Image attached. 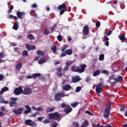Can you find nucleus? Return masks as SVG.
Instances as JSON below:
<instances>
[{
	"label": "nucleus",
	"instance_id": "56",
	"mask_svg": "<svg viewBox=\"0 0 127 127\" xmlns=\"http://www.w3.org/2000/svg\"><path fill=\"white\" fill-rule=\"evenodd\" d=\"M0 58H4V55L3 52L0 53Z\"/></svg>",
	"mask_w": 127,
	"mask_h": 127
},
{
	"label": "nucleus",
	"instance_id": "44",
	"mask_svg": "<svg viewBox=\"0 0 127 127\" xmlns=\"http://www.w3.org/2000/svg\"><path fill=\"white\" fill-rule=\"evenodd\" d=\"M58 127V124H57V122H55L52 124V126L50 127Z\"/></svg>",
	"mask_w": 127,
	"mask_h": 127
},
{
	"label": "nucleus",
	"instance_id": "31",
	"mask_svg": "<svg viewBox=\"0 0 127 127\" xmlns=\"http://www.w3.org/2000/svg\"><path fill=\"white\" fill-rule=\"evenodd\" d=\"M40 75H41L40 73H36L32 74V76L33 79H35V78H37L38 77H39Z\"/></svg>",
	"mask_w": 127,
	"mask_h": 127
},
{
	"label": "nucleus",
	"instance_id": "27",
	"mask_svg": "<svg viewBox=\"0 0 127 127\" xmlns=\"http://www.w3.org/2000/svg\"><path fill=\"white\" fill-rule=\"evenodd\" d=\"M89 126V122L87 120H85L83 124L81 125V127H88Z\"/></svg>",
	"mask_w": 127,
	"mask_h": 127
},
{
	"label": "nucleus",
	"instance_id": "2",
	"mask_svg": "<svg viewBox=\"0 0 127 127\" xmlns=\"http://www.w3.org/2000/svg\"><path fill=\"white\" fill-rule=\"evenodd\" d=\"M49 120H54L57 121L60 119V115L58 112H55L54 113H50L49 114Z\"/></svg>",
	"mask_w": 127,
	"mask_h": 127
},
{
	"label": "nucleus",
	"instance_id": "42",
	"mask_svg": "<svg viewBox=\"0 0 127 127\" xmlns=\"http://www.w3.org/2000/svg\"><path fill=\"white\" fill-rule=\"evenodd\" d=\"M57 38L58 41H62V40H63V37L62 36H61V35L58 36Z\"/></svg>",
	"mask_w": 127,
	"mask_h": 127
},
{
	"label": "nucleus",
	"instance_id": "6",
	"mask_svg": "<svg viewBox=\"0 0 127 127\" xmlns=\"http://www.w3.org/2000/svg\"><path fill=\"white\" fill-rule=\"evenodd\" d=\"M25 124L27 125V126H30V127H35L37 126L36 123L30 119L25 120Z\"/></svg>",
	"mask_w": 127,
	"mask_h": 127
},
{
	"label": "nucleus",
	"instance_id": "47",
	"mask_svg": "<svg viewBox=\"0 0 127 127\" xmlns=\"http://www.w3.org/2000/svg\"><path fill=\"white\" fill-rule=\"evenodd\" d=\"M37 54L38 55H42L43 56V52H42V51H41V50H39L37 52Z\"/></svg>",
	"mask_w": 127,
	"mask_h": 127
},
{
	"label": "nucleus",
	"instance_id": "51",
	"mask_svg": "<svg viewBox=\"0 0 127 127\" xmlns=\"http://www.w3.org/2000/svg\"><path fill=\"white\" fill-rule=\"evenodd\" d=\"M85 114H88V115H90V116H94V114H92L90 111L88 110L85 111Z\"/></svg>",
	"mask_w": 127,
	"mask_h": 127
},
{
	"label": "nucleus",
	"instance_id": "50",
	"mask_svg": "<svg viewBox=\"0 0 127 127\" xmlns=\"http://www.w3.org/2000/svg\"><path fill=\"white\" fill-rule=\"evenodd\" d=\"M100 25H101V22H100V21H98L96 23V27H100Z\"/></svg>",
	"mask_w": 127,
	"mask_h": 127
},
{
	"label": "nucleus",
	"instance_id": "49",
	"mask_svg": "<svg viewBox=\"0 0 127 127\" xmlns=\"http://www.w3.org/2000/svg\"><path fill=\"white\" fill-rule=\"evenodd\" d=\"M1 104H8V101H5L4 100H2L0 101Z\"/></svg>",
	"mask_w": 127,
	"mask_h": 127
},
{
	"label": "nucleus",
	"instance_id": "53",
	"mask_svg": "<svg viewBox=\"0 0 127 127\" xmlns=\"http://www.w3.org/2000/svg\"><path fill=\"white\" fill-rule=\"evenodd\" d=\"M44 124H49L50 123V121L48 119H46L44 121Z\"/></svg>",
	"mask_w": 127,
	"mask_h": 127
},
{
	"label": "nucleus",
	"instance_id": "55",
	"mask_svg": "<svg viewBox=\"0 0 127 127\" xmlns=\"http://www.w3.org/2000/svg\"><path fill=\"white\" fill-rule=\"evenodd\" d=\"M1 111V112H5V106H2L0 108Z\"/></svg>",
	"mask_w": 127,
	"mask_h": 127
},
{
	"label": "nucleus",
	"instance_id": "46",
	"mask_svg": "<svg viewBox=\"0 0 127 127\" xmlns=\"http://www.w3.org/2000/svg\"><path fill=\"white\" fill-rule=\"evenodd\" d=\"M25 108H26L27 111H29L30 112H31V108L29 107V105L25 106Z\"/></svg>",
	"mask_w": 127,
	"mask_h": 127
},
{
	"label": "nucleus",
	"instance_id": "10",
	"mask_svg": "<svg viewBox=\"0 0 127 127\" xmlns=\"http://www.w3.org/2000/svg\"><path fill=\"white\" fill-rule=\"evenodd\" d=\"M118 37L122 42H126V40H127V39L126 38V36L125 35V34L121 33L118 36Z\"/></svg>",
	"mask_w": 127,
	"mask_h": 127
},
{
	"label": "nucleus",
	"instance_id": "17",
	"mask_svg": "<svg viewBox=\"0 0 127 127\" xmlns=\"http://www.w3.org/2000/svg\"><path fill=\"white\" fill-rule=\"evenodd\" d=\"M57 71H58L57 76H63V74H62V67L61 66H60L58 68H57Z\"/></svg>",
	"mask_w": 127,
	"mask_h": 127
},
{
	"label": "nucleus",
	"instance_id": "58",
	"mask_svg": "<svg viewBox=\"0 0 127 127\" xmlns=\"http://www.w3.org/2000/svg\"><path fill=\"white\" fill-rule=\"evenodd\" d=\"M11 101H12V102H16V101H17V98L12 97L11 98Z\"/></svg>",
	"mask_w": 127,
	"mask_h": 127
},
{
	"label": "nucleus",
	"instance_id": "38",
	"mask_svg": "<svg viewBox=\"0 0 127 127\" xmlns=\"http://www.w3.org/2000/svg\"><path fill=\"white\" fill-rule=\"evenodd\" d=\"M79 104V103L78 102H75L74 103H72L70 104V106L72 107V108H76L77 106Z\"/></svg>",
	"mask_w": 127,
	"mask_h": 127
},
{
	"label": "nucleus",
	"instance_id": "15",
	"mask_svg": "<svg viewBox=\"0 0 127 127\" xmlns=\"http://www.w3.org/2000/svg\"><path fill=\"white\" fill-rule=\"evenodd\" d=\"M64 112L65 114H69L72 112V108L68 105V106L64 110Z\"/></svg>",
	"mask_w": 127,
	"mask_h": 127
},
{
	"label": "nucleus",
	"instance_id": "37",
	"mask_svg": "<svg viewBox=\"0 0 127 127\" xmlns=\"http://www.w3.org/2000/svg\"><path fill=\"white\" fill-rule=\"evenodd\" d=\"M60 15H62V14L65 12V11H67V9H60Z\"/></svg>",
	"mask_w": 127,
	"mask_h": 127
},
{
	"label": "nucleus",
	"instance_id": "48",
	"mask_svg": "<svg viewBox=\"0 0 127 127\" xmlns=\"http://www.w3.org/2000/svg\"><path fill=\"white\" fill-rule=\"evenodd\" d=\"M69 105H66L65 103H62L61 105V108H67Z\"/></svg>",
	"mask_w": 127,
	"mask_h": 127
},
{
	"label": "nucleus",
	"instance_id": "60",
	"mask_svg": "<svg viewBox=\"0 0 127 127\" xmlns=\"http://www.w3.org/2000/svg\"><path fill=\"white\" fill-rule=\"evenodd\" d=\"M29 113H31V111H29V110H25L24 112V114L26 115L27 114H29Z\"/></svg>",
	"mask_w": 127,
	"mask_h": 127
},
{
	"label": "nucleus",
	"instance_id": "19",
	"mask_svg": "<svg viewBox=\"0 0 127 127\" xmlns=\"http://www.w3.org/2000/svg\"><path fill=\"white\" fill-rule=\"evenodd\" d=\"M21 68H22V64H21V63H19L16 66L15 70L17 71H19Z\"/></svg>",
	"mask_w": 127,
	"mask_h": 127
},
{
	"label": "nucleus",
	"instance_id": "21",
	"mask_svg": "<svg viewBox=\"0 0 127 127\" xmlns=\"http://www.w3.org/2000/svg\"><path fill=\"white\" fill-rule=\"evenodd\" d=\"M51 50L53 51L54 54H56L57 53V47H56V45L52 46L51 48Z\"/></svg>",
	"mask_w": 127,
	"mask_h": 127
},
{
	"label": "nucleus",
	"instance_id": "33",
	"mask_svg": "<svg viewBox=\"0 0 127 127\" xmlns=\"http://www.w3.org/2000/svg\"><path fill=\"white\" fill-rule=\"evenodd\" d=\"M67 48H68V45H64L63 48L61 49V51L62 52H64L65 51V50H66V49H67Z\"/></svg>",
	"mask_w": 127,
	"mask_h": 127
},
{
	"label": "nucleus",
	"instance_id": "14",
	"mask_svg": "<svg viewBox=\"0 0 127 127\" xmlns=\"http://www.w3.org/2000/svg\"><path fill=\"white\" fill-rule=\"evenodd\" d=\"M71 88L72 86H71L70 84H66L63 87V89L64 91H70Z\"/></svg>",
	"mask_w": 127,
	"mask_h": 127
},
{
	"label": "nucleus",
	"instance_id": "3",
	"mask_svg": "<svg viewBox=\"0 0 127 127\" xmlns=\"http://www.w3.org/2000/svg\"><path fill=\"white\" fill-rule=\"evenodd\" d=\"M111 108H112V104L109 103L104 112V117L108 119L109 116H110V111H111Z\"/></svg>",
	"mask_w": 127,
	"mask_h": 127
},
{
	"label": "nucleus",
	"instance_id": "5",
	"mask_svg": "<svg viewBox=\"0 0 127 127\" xmlns=\"http://www.w3.org/2000/svg\"><path fill=\"white\" fill-rule=\"evenodd\" d=\"M31 94H32V89L29 87H26L23 90V95L28 96L31 95Z\"/></svg>",
	"mask_w": 127,
	"mask_h": 127
},
{
	"label": "nucleus",
	"instance_id": "52",
	"mask_svg": "<svg viewBox=\"0 0 127 127\" xmlns=\"http://www.w3.org/2000/svg\"><path fill=\"white\" fill-rule=\"evenodd\" d=\"M119 69H123L124 68V63L121 64L119 66Z\"/></svg>",
	"mask_w": 127,
	"mask_h": 127
},
{
	"label": "nucleus",
	"instance_id": "62",
	"mask_svg": "<svg viewBox=\"0 0 127 127\" xmlns=\"http://www.w3.org/2000/svg\"><path fill=\"white\" fill-rule=\"evenodd\" d=\"M109 44H110V43L109 42V41H105V45H106V46H107V47L109 46Z\"/></svg>",
	"mask_w": 127,
	"mask_h": 127
},
{
	"label": "nucleus",
	"instance_id": "12",
	"mask_svg": "<svg viewBox=\"0 0 127 127\" xmlns=\"http://www.w3.org/2000/svg\"><path fill=\"white\" fill-rule=\"evenodd\" d=\"M81 78H80L79 76H74L72 78V83H77V82H79Z\"/></svg>",
	"mask_w": 127,
	"mask_h": 127
},
{
	"label": "nucleus",
	"instance_id": "20",
	"mask_svg": "<svg viewBox=\"0 0 127 127\" xmlns=\"http://www.w3.org/2000/svg\"><path fill=\"white\" fill-rule=\"evenodd\" d=\"M18 22L16 21L13 24V26L12 27V29L14 30H17L18 29Z\"/></svg>",
	"mask_w": 127,
	"mask_h": 127
},
{
	"label": "nucleus",
	"instance_id": "1",
	"mask_svg": "<svg viewBox=\"0 0 127 127\" xmlns=\"http://www.w3.org/2000/svg\"><path fill=\"white\" fill-rule=\"evenodd\" d=\"M86 68H87V65L86 64H80L79 66H72L71 67V70L72 72H76L81 73L85 72Z\"/></svg>",
	"mask_w": 127,
	"mask_h": 127
},
{
	"label": "nucleus",
	"instance_id": "9",
	"mask_svg": "<svg viewBox=\"0 0 127 127\" xmlns=\"http://www.w3.org/2000/svg\"><path fill=\"white\" fill-rule=\"evenodd\" d=\"M82 32L84 35H88L90 31H89V27L85 25L82 30Z\"/></svg>",
	"mask_w": 127,
	"mask_h": 127
},
{
	"label": "nucleus",
	"instance_id": "34",
	"mask_svg": "<svg viewBox=\"0 0 127 127\" xmlns=\"http://www.w3.org/2000/svg\"><path fill=\"white\" fill-rule=\"evenodd\" d=\"M104 58H105V55L104 54H101L99 56V61H103L104 60Z\"/></svg>",
	"mask_w": 127,
	"mask_h": 127
},
{
	"label": "nucleus",
	"instance_id": "45",
	"mask_svg": "<svg viewBox=\"0 0 127 127\" xmlns=\"http://www.w3.org/2000/svg\"><path fill=\"white\" fill-rule=\"evenodd\" d=\"M121 109L120 111L121 112H124L125 111V109H126V107H125V105H123L120 106Z\"/></svg>",
	"mask_w": 127,
	"mask_h": 127
},
{
	"label": "nucleus",
	"instance_id": "63",
	"mask_svg": "<svg viewBox=\"0 0 127 127\" xmlns=\"http://www.w3.org/2000/svg\"><path fill=\"white\" fill-rule=\"evenodd\" d=\"M72 63H73V62H68L67 63H66V65H67V66H70V65H71V64H72Z\"/></svg>",
	"mask_w": 127,
	"mask_h": 127
},
{
	"label": "nucleus",
	"instance_id": "7",
	"mask_svg": "<svg viewBox=\"0 0 127 127\" xmlns=\"http://www.w3.org/2000/svg\"><path fill=\"white\" fill-rule=\"evenodd\" d=\"M102 86H104V82L99 83V84L96 86L95 88L96 93H99V94H100V93H102Z\"/></svg>",
	"mask_w": 127,
	"mask_h": 127
},
{
	"label": "nucleus",
	"instance_id": "61",
	"mask_svg": "<svg viewBox=\"0 0 127 127\" xmlns=\"http://www.w3.org/2000/svg\"><path fill=\"white\" fill-rule=\"evenodd\" d=\"M14 16L13 15H8L7 16V18H13Z\"/></svg>",
	"mask_w": 127,
	"mask_h": 127
},
{
	"label": "nucleus",
	"instance_id": "43",
	"mask_svg": "<svg viewBox=\"0 0 127 127\" xmlns=\"http://www.w3.org/2000/svg\"><path fill=\"white\" fill-rule=\"evenodd\" d=\"M80 90H82V87H81L80 86L77 87L75 89V92L79 93V92H80Z\"/></svg>",
	"mask_w": 127,
	"mask_h": 127
},
{
	"label": "nucleus",
	"instance_id": "23",
	"mask_svg": "<svg viewBox=\"0 0 127 127\" xmlns=\"http://www.w3.org/2000/svg\"><path fill=\"white\" fill-rule=\"evenodd\" d=\"M9 106L11 108H12V107H17L18 106V104L14 101H12L9 103Z\"/></svg>",
	"mask_w": 127,
	"mask_h": 127
},
{
	"label": "nucleus",
	"instance_id": "36",
	"mask_svg": "<svg viewBox=\"0 0 127 127\" xmlns=\"http://www.w3.org/2000/svg\"><path fill=\"white\" fill-rule=\"evenodd\" d=\"M101 73H102V74H105L106 75H109L110 74V72H109V71L107 70H102L101 71Z\"/></svg>",
	"mask_w": 127,
	"mask_h": 127
},
{
	"label": "nucleus",
	"instance_id": "24",
	"mask_svg": "<svg viewBox=\"0 0 127 127\" xmlns=\"http://www.w3.org/2000/svg\"><path fill=\"white\" fill-rule=\"evenodd\" d=\"M64 53H65V54H67V55H71L73 53V51L72 50V49H69L68 50H65Z\"/></svg>",
	"mask_w": 127,
	"mask_h": 127
},
{
	"label": "nucleus",
	"instance_id": "26",
	"mask_svg": "<svg viewBox=\"0 0 127 127\" xmlns=\"http://www.w3.org/2000/svg\"><path fill=\"white\" fill-rule=\"evenodd\" d=\"M45 62H46V59L45 58H42L38 61L39 64H43Z\"/></svg>",
	"mask_w": 127,
	"mask_h": 127
},
{
	"label": "nucleus",
	"instance_id": "39",
	"mask_svg": "<svg viewBox=\"0 0 127 127\" xmlns=\"http://www.w3.org/2000/svg\"><path fill=\"white\" fill-rule=\"evenodd\" d=\"M15 52H16L18 54H19L20 53V51L19 50V48L16 47L13 48Z\"/></svg>",
	"mask_w": 127,
	"mask_h": 127
},
{
	"label": "nucleus",
	"instance_id": "16",
	"mask_svg": "<svg viewBox=\"0 0 127 127\" xmlns=\"http://www.w3.org/2000/svg\"><path fill=\"white\" fill-rule=\"evenodd\" d=\"M23 111V109L22 108H20L17 110H14L13 112L15 114V115H20V114L22 113Z\"/></svg>",
	"mask_w": 127,
	"mask_h": 127
},
{
	"label": "nucleus",
	"instance_id": "4",
	"mask_svg": "<svg viewBox=\"0 0 127 127\" xmlns=\"http://www.w3.org/2000/svg\"><path fill=\"white\" fill-rule=\"evenodd\" d=\"M14 94L16 96H18L19 95H21V94H23V90H22V87L21 86H19L18 88H16L14 90Z\"/></svg>",
	"mask_w": 127,
	"mask_h": 127
},
{
	"label": "nucleus",
	"instance_id": "30",
	"mask_svg": "<svg viewBox=\"0 0 127 127\" xmlns=\"http://www.w3.org/2000/svg\"><path fill=\"white\" fill-rule=\"evenodd\" d=\"M27 38H28V39H29V40H34V39H35V38L32 34H30V35H28Z\"/></svg>",
	"mask_w": 127,
	"mask_h": 127
},
{
	"label": "nucleus",
	"instance_id": "35",
	"mask_svg": "<svg viewBox=\"0 0 127 127\" xmlns=\"http://www.w3.org/2000/svg\"><path fill=\"white\" fill-rule=\"evenodd\" d=\"M56 26H57V24H55L53 27H51L50 28V31H51V32H53V31H54L55 28H56Z\"/></svg>",
	"mask_w": 127,
	"mask_h": 127
},
{
	"label": "nucleus",
	"instance_id": "11",
	"mask_svg": "<svg viewBox=\"0 0 127 127\" xmlns=\"http://www.w3.org/2000/svg\"><path fill=\"white\" fill-rule=\"evenodd\" d=\"M26 48L27 49L28 51H30L31 50H34L36 48L35 46L33 45H29V44L26 45Z\"/></svg>",
	"mask_w": 127,
	"mask_h": 127
},
{
	"label": "nucleus",
	"instance_id": "57",
	"mask_svg": "<svg viewBox=\"0 0 127 127\" xmlns=\"http://www.w3.org/2000/svg\"><path fill=\"white\" fill-rule=\"evenodd\" d=\"M68 70H69V67L66 65V66H65V67L64 68V71H68Z\"/></svg>",
	"mask_w": 127,
	"mask_h": 127
},
{
	"label": "nucleus",
	"instance_id": "54",
	"mask_svg": "<svg viewBox=\"0 0 127 127\" xmlns=\"http://www.w3.org/2000/svg\"><path fill=\"white\" fill-rule=\"evenodd\" d=\"M65 56H66V54L65 53H63V54H61L60 55V57L61 58H62L63 57H65Z\"/></svg>",
	"mask_w": 127,
	"mask_h": 127
},
{
	"label": "nucleus",
	"instance_id": "64",
	"mask_svg": "<svg viewBox=\"0 0 127 127\" xmlns=\"http://www.w3.org/2000/svg\"><path fill=\"white\" fill-rule=\"evenodd\" d=\"M3 75L2 74H0V81H2V80H3Z\"/></svg>",
	"mask_w": 127,
	"mask_h": 127
},
{
	"label": "nucleus",
	"instance_id": "28",
	"mask_svg": "<svg viewBox=\"0 0 127 127\" xmlns=\"http://www.w3.org/2000/svg\"><path fill=\"white\" fill-rule=\"evenodd\" d=\"M55 109V108L54 107L47 108L46 110V113L47 114L48 113H51V112H53V111H54Z\"/></svg>",
	"mask_w": 127,
	"mask_h": 127
},
{
	"label": "nucleus",
	"instance_id": "41",
	"mask_svg": "<svg viewBox=\"0 0 127 127\" xmlns=\"http://www.w3.org/2000/svg\"><path fill=\"white\" fill-rule=\"evenodd\" d=\"M115 80V75H112L109 77V80H108V83H111V80Z\"/></svg>",
	"mask_w": 127,
	"mask_h": 127
},
{
	"label": "nucleus",
	"instance_id": "25",
	"mask_svg": "<svg viewBox=\"0 0 127 127\" xmlns=\"http://www.w3.org/2000/svg\"><path fill=\"white\" fill-rule=\"evenodd\" d=\"M8 90H9L8 87H4L0 90V94L1 95V94H3V93H4V92H6V91H8Z\"/></svg>",
	"mask_w": 127,
	"mask_h": 127
},
{
	"label": "nucleus",
	"instance_id": "29",
	"mask_svg": "<svg viewBox=\"0 0 127 127\" xmlns=\"http://www.w3.org/2000/svg\"><path fill=\"white\" fill-rule=\"evenodd\" d=\"M100 74L101 71L100 70H97L93 73V76L94 77H96V76H99Z\"/></svg>",
	"mask_w": 127,
	"mask_h": 127
},
{
	"label": "nucleus",
	"instance_id": "13",
	"mask_svg": "<svg viewBox=\"0 0 127 127\" xmlns=\"http://www.w3.org/2000/svg\"><path fill=\"white\" fill-rule=\"evenodd\" d=\"M16 15L18 18H20V19H22V17L24 15H25V14L24 12H20V11H17L16 12Z\"/></svg>",
	"mask_w": 127,
	"mask_h": 127
},
{
	"label": "nucleus",
	"instance_id": "40",
	"mask_svg": "<svg viewBox=\"0 0 127 127\" xmlns=\"http://www.w3.org/2000/svg\"><path fill=\"white\" fill-rule=\"evenodd\" d=\"M49 33H50V32H49V30H48V29H45L44 30V34H45V35H48Z\"/></svg>",
	"mask_w": 127,
	"mask_h": 127
},
{
	"label": "nucleus",
	"instance_id": "22",
	"mask_svg": "<svg viewBox=\"0 0 127 127\" xmlns=\"http://www.w3.org/2000/svg\"><path fill=\"white\" fill-rule=\"evenodd\" d=\"M114 81L115 82H122L123 81V76H119L118 77L115 78Z\"/></svg>",
	"mask_w": 127,
	"mask_h": 127
},
{
	"label": "nucleus",
	"instance_id": "8",
	"mask_svg": "<svg viewBox=\"0 0 127 127\" xmlns=\"http://www.w3.org/2000/svg\"><path fill=\"white\" fill-rule=\"evenodd\" d=\"M61 97H65V95H64V93H60L56 94L55 95V100L57 101V102H59V101H61Z\"/></svg>",
	"mask_w": 127,
	"mask_h": 127
},
{
	"label": "nucleus",
	"instance_id": "18",
	"mask_svg": "<svg viewBox=\"0 0 127 127\" xmlns=\"http://www.w3.org/2000/svg\"><path fill=\"white\" fill-rule=\"evenodd\" d=\"M58 9L59 10H60V9H66V4L64 3L61 5H60L58 7Z\"/></svg>",
	"mask_w": 127,
	"mask_h": 127
},
{
	"label": "nucleus",
	"instance_id": "59",
	"mask_svg": "<svg viewBox=\"0 0 127 127\" xmlns=\"http://www.w3.org/2000/svg\"><path fill=\"white\" fill-rule=\"evenodd\" d=\"M37 110L38 111V112H40L41 111H43V108L42 107H38L37 108Z\"/></svg>",
	"mask_w": 127,
	"mask_h": 127
},
{
	"label": "nucleus",
	"instance_id": "32",
	"mask_svg": "<svg viewBox=\"0 0 127 127\" xmlns=\"http://www.w3.org/2000/svg\"><path fill=\"white\" fill-rule=\"evenodd\" d=\"M22 55L23 57H27L28 56V52L27 51H23Z\"/></svg>",
	"mask_w": 127,
	"mask_h": 127
}]
</instances>
